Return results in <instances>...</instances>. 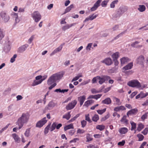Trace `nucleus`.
Returning <instances> with one entry per match:
<instances>
[{
	"mask_svg": "<svg viewBox=\"0 0 148 148\" xmlns=\"http://www.w3.org/2000/svg\"><path fill=\"white\" fill-rule=\"evenodd\" d=\"M64 74V72L61 71L53 74L48 79L47 81L48 85H50L57 81L60 80L63 77Z\"/></svg>",
	"mask_w": 148,
	"mask_h": 148,
	"instance_id": "1",
	"label": "nucleus"
},
{
	"mask_svg": "<svg viewBox=\"0 0 148 148\" xmlns=\"http://www.w3.org/2000/svg\"><path fill=\"white\" fill-rule=\"evenodd\" d=\"M29 115L27 113H23L22 114L16 122V124L19 126L18 130L20 129L24 124L27 123L29 121Z\"/></svg>",
	"mask_w": 148,
	"mask_h": 148,
	"instance_id": "2",
	"label": "nucleus"
},
{
	"mask_svg": "<svg viewBox=\"0 0 148 148\" xmlns=\"http://www.w3.org/2000/svg\"><path fill=\"white\" fill-rule=\"evenodd\" d=\"M128 8L127 7L125 6H120L118 10L115 17L116 18L119 17L122 14L126 12Z\"/></svg>",
	"mask_w": 148,
	"mask_h": 148,
	"instance_id": "3",
	"label": "nucleus"
},
{
	"mask_svg": "<svg viewBox=\"0 0 148 148\" xmlns=\"http://www.w3.org/2000/svg\"><path fill=\"white\" fill-rule=\"evenodd\" d=\"M127 84L129 86L137 88H139L140 87V84L138 81L136 79L133 80L129 82Z\"/></svg>",
	"mask_w": 148,
	"mask_h": 148,
	"instance_id": "4",
	"label": "nucleus"
},
{
	"mask_svg": "<svg viewBox=\"0 0 148 148\" xmlns=\"http://www.w3.org/2000/svg\"><path fill=\"white\" fill-rule=\"evenodd\" d=\"M32 16L33 19L36 22H38L41 18V15L38 11L34 12L32 14Z\"/></svg>",
	"mask_w": 148,
	"mask_h": 148,
	"instance_id": "5",
	"label": "nucleus"
},
{
	"mask_svg": "<svg viewBox=\"0 0 148 148\" xmlns=\"http://www.w3.org/2000/svg\"><path fill=\"white\" fill-rule=\"evenodd\" d=\"M42 78L39 81H36L34 80L32 84V86H35L40 84L42 82L45 80L47 77V75H45L43 76H42Z\"/></svg>",
	"mask_w": 148,
	"mask_h": 148,
	"instance_id": "6",
	"label": "nucleus"
},
{
	"mask_svg": "<svg viewBox=\"0 0 148 148\" xmlns=\"http://www.w3.org/2000/svg\"><path fill=\"white\" fill-rule=\"evenodd\" d=\"M47 121L46 118L44 117L37 123L36 126L39 128H41L47 123Z\"/></svg>",
	"mask_w": 148,
	"mask_h": 148,
	"instance_id": "7",
	"label": "nucleus"
},
{
	"mask_svg": "<svg viewBox=\"0 0 148 148\" xmlns=\"http://www.w3.org/2000/svg\"><path fill=\"white\" fill-rule=\"evenodd\" d=\"M110 76L107 75H103L99 76L98 82L100 84H102L104 83L105 81L108 80L110 79Z\"/></svg>",
	"mask_w": 148,
	"mask_h": 148,
	"instance_id": "8",
	"label": "nucleus"
},
{
	"mask_svg": "<svg viewBox=\"0 0 148 148\" xmlns=\"http://www.w3.org/2000/svg\"><path fill=\"white\" fill-rule=\"evenodd\" d=\"M77 101L76 100H74L71 102L69 103L66 106V108L67 110H71L73 109L77 104Z\"/></svg>",
	"mask_w": 148,
	"mask_h": 148,
	"instance_id": "9",
	"label": "nucleus"
},
{
	"mask_svg": "<svg viewBox=\"0 0 148 148\" xmlns=\"http://www.w3.org/2000/svg\"><path fill=\"white\" fill-rule=\"evenodd\" d=\"M1 16L2 19L5 22H8L10 20V17L9 15L4 12H2L1 13Z\"/></svg>",
	"mask_w": 148,
	"mask_h": 148,
	"instance_id": "10",
	"label": "nucleus"
},
{
	"mask_svg": "<svg viewBox=\"0 0 148 148\" xmlns=\"http://www.w3.org/2000/svg\"><path fill=\"white\" fill-rule=\"evenodd\" d=\"M64 43L62 44L58 47L54 49L53 51L50 54V56H52L56 53L60 51L62 49L63 46L65 45Z\"/></svg>",
	"mask_w": 148,
	"mask_h": 148,
	"instance_id": "11",
	"label": "nucleus"
},
{
	"mask_svg": "<svg viewBox=\"0 0 148 148\" xmlns=\"http://www.w3.org/2000/svg\"><path fill=\"white\" fill-rule=\"evenodd\" d=\"M144 61V57L142 55L140 56L136 59V63L141 65H143Z\"/></svg>",
	"mask_w": 148,
	"mask_h": 148,
	"instance_id": "12",
	"label": "nucleus"
},
{
	"mask_svg": "<svg viewBox=\"0 0 148 148\" xmlns=\"http://www.w3.org/2000/svg\"><path fill=\"white\" fill-rule=\"evenodd\" d=\"M102 0H98L94 4L93 6L90 9V10L91 11H93L95 10L97 8L100 6V4Z\"/></svg>",
	"mask_w": 148,
	"mask_h": 148,
	"instance_id": "13",
	"label": "nucleus"
},
{
	"mask_svg": "<svg viewBox=\"0 0 148 148\" xmlns=\"http://www.w3.org/2000/svg\"><path fill=\"white\" fill-rule=\"evenodd\" d=\"M101 62L105 63L107 65H110L112 63V61L111 59L110 58H106Z\"/></svg>",
	"mask_w": 148,
	"mask_h": 148,
	"instance_id": "14",
	"label": "nucleus"
},
{
	"mask_svg": "<svg viewBox=\"0 0 148 148\" xmlns=\"http://www.w3.org/2000/svg\"><path fill=\"white\" fill-rule=\"evenodd\" d=\"M27 44H25L20 47L18 49V51L20 53H22L28 47Z\"/></svg>",
	"mask_w": 148,
	"mask_h": 148,
	"instance_id": "15",
	"label": "nucleus"
},
{
	"mask_svg": "<svg viewBox=\"0 0 148 148\" xmlns=\"http://www.w3.org/2000/svg\"><path fill=\"white\" fill-rule=\"evenodd\" d=\"M86 99V96L84 95L79 97L77 98L78 101L79 102L80 106L83 104Z\"/></svg>",
	"mask_w": 148,
	"mask_h": 148,
	"instance_id": "16",
	"label": "nucleus"
},
{
	"mask_svg": "<svg viewBox=\"0 0 148 148\" xmlns=\"http://www.w3.org/2000/svg\"><path fill=\"white\" fill-rule=\"evenodd\" d=\"M98 14L94 15V14H92L89 16L88 17L86 18L84 21V22H85L89 20H92L95 18L97 16Z\"/></svg>",
	"mask_w": 148,
	"mask_h": 148,
	"instance_id": "17",
	"label": "nucleus"
},
{
	"mask_svg": "<svg viewBox=\"0 0 148 148\" xmlns=\"http://www.w3.org/2000/svg\"><path fill=\"white\" fill-rule=\"evenodd\" d=\"M148 95V92L144 93L143 92H141L140 93L138 94L136 97V98L138 99L139 98H144Z\"/></svg>",
	"mask_w": 148,
	"mask_h": 148,
	"instance_id": "18",
	"label": "nucleus"
},
{
	"mask_svg": "<svg viewBox=\"0 0 148 148\" xmlns=\"http://www.w3.org/2000/svg\"><path fill=\"white\" fill-rule=\"evenodd\" d=\"M125 107L123 106H117L114 108V110L116 112H119L125 110Z\"/></svg>",
	"mask_w": 148,
	"mask_h": 148,
	"instance_id": "19",
	"label": "nucleus"
},
{
	"mask_svg": "<svg viewBox=\"0 0 148 148\" xmlns=\"http://www.w3.org/2000/svg\"><path fill=\"white\" fill-rule=\"evenodd\" d=\"M133 66V63L130 62L123 68V71L131 69Z\"/></svg>",
	"mask_w": 148,
	"mask_h": 148,
	"instance_id": "20",
	"label": "nucleus"
},
{
	"mask_svg": "<svg viewBox=\"0 0 148 148\" xmlns=\"http://www.w3.org/2000/svg\"><path fill=\"white\" fill-rule=\"evenodd\" d=\"M101 102L102 103L104 104L109 105L111 103L112 100L110 98L107 97L105 99L102 100Z\"/></svg>",
	"mask_w": 148,
	"mask_h": 148,
	"instance_id": "21",
	"label": "nucleus"
},
{
	"mask_svg": "<svg viewBox=\"0 0 148 148\" xmlns=\"http://www.w3.org/2000/svg\"><path fill=\"white\" fill-rule=\"evenodd\" d=\"M113 101L114 102V105L119 106L121 105L122 103L120 100L116 97H113Z\"/></svg>",
	"mask_w": 148,
	"mask_h": 148,
	"instance_id": "22",
	"label": "nucleus"
},
{
	"mask_svg": "<svg viewBox=\"0 0 148 148\" xmlns=\"http://www.w3.org/2000/svg\"><path fill=\"white\" fill-rule=\"evenodd\" d=\"M121 63L122 65L125 64L130 61L127 57H123L120 59Z\"/></svg>",
	"mask_w": 148,
	"mask_h": 148,
	"instance_id": "23",
	"label": "nucleus"
},
{
	"mask_svg": "<svg viewBox=\"0 0 148 148\" xmlns=\"http://www.w3.org/2000/svg\"><path fill=\"white\" fill-rule=\"evenodd\" d=\"M139 43V42L137 41H136L132 43L131 44V46L133 47L136 48H140L142 47L141 45H138Z\"/></svg>",
	"mask_w": 148,
	"mask_h": 148,
	"instance_id": "24",
	"label": "nucleus"
},
{
	"mask_svg": "<svg viewBox=\"0 0 148 148\" xmlns=\"http://www.w3.org/2000/svg\"><path fill=\"white\" fill-rule=\"evenodd\" d=\"M128 131L127 128L125 127H121L119 130V132L121 134H125Z\"/></svg>",
	"mask_w": 148,
	"mask_h": 148,
	"instance_id": "25",
	"label": "nucleus"
},
{
	"mask_svg": "<svg viewBox=\"0 0 148 148\" xmlns=\"http://www.w3.org/2000/svg\"><path fill=\"white\" fill-rule=\"evenodd\" d=\"M137 9L140 12H143L145 10L146 7L143 5H139L138 6Z\"/></svg>",
	"mask_w": 148,
	"mask_h": 148,
	"instance_id": "26",
	"label": "nucleus"
},
{
	"mask_svg": "<svg viewBox=\"0 0 148 148\" xmlns=\"http://www.w3.org/2000/svg\"><path fill=\"white\" fill-rule=\"evenodd\" d=\"M119 56V53L118 52H116L114 53L111 56L113 60H118Z\"/></svg>",
	"mask_w": 148,
	"mask_h": 148,
	"instance_id": "27",
	"label": "nucleus"
},
{
	"mask_svg": "<svg viewBox=\"0 0 148 148\" xmlns=\"http://www.w3.org/2000/svg\"><path fill=\"white\" fill-rule=\"evenodd\" d=\"M121 122L123 124L127 125L128 123V121L127 119V116L124 115L121 120Z\"/></svg>",
	"mask_w": 148,
	"mask_h": 148,
	"instance_id": "28",
	"label": "nucleus"
},
{
	"mask_svg": "<svg viewBox=\"0 0 148 148\" xmlns=\"http://www.w3.org/2000/svg\"><path fill=\"white\" fill-rule=\"evenodd\" d=\"M138 110L136 109H134L129 111L127 113L128 116L129 115L135 114L137 112Z\"/></svg>",
	"mask_w": 148,
	"mask_h": 148,
	"instance_id": "29",
	"label": "nucleus"
},
{
	"mask_svg": "<svg viewBox=\"0 0 148 148\" xmlns=\"http://www.w3.org/2000/svg\"><path fill=\"white\" fill-rule=\"evenodd\" d=\"M55 106V104L52 101H50L49 103L47 106L46 108H47V109L50 110L52 108Z\"/></svg>",
	"mask_w": 148,
	"mask_h": 148,
	"instance_id": "30",
	"label": "nucleus"
},
{
	"mask_svg": "<svg viewBox=\"0 0 148 148\" xmlns=\"http://www.w3.org/2000/svg\"><path fill=\"white\" fill-rule=\"evenodd\" d=\"M94 102V101L92 100H88L85 102L84 106L88 107L90 105H91Z\"/></svg>",
	"mask_w": 148,
	"mask_h": 148,
	"instance_id": "31",
	"label": "nucleus"
},
{
	"mask_svg": "<svg viewBox=\"0 0 148 148\" xmlns=\"http://www.w3.org/2000/svg\"><path fill=\"white\" fill-rule=\"evenodd\" d=\"M13 138L15 142L18 143L20 141V138L16 134H12Z\"/></svg>",
	"mask_w": 148,
	"mask_h": 148,
	"instance_id": "32",
	"label": "nucleus"
},
{
	"mask_svg": "<svg viewBox=\"0 0 148 148\" xmlns=\"http://www.w3.org/2000/svg\"><path fill=\"white\" fill-rule=\"evenodd\" d=\"M71 117L70 112H68L64 115L62 117L63 119H65L67 120H69Z\"/></svg>",
	"mask_w": 148,
	"mask_h": 148,
	"instance_id": "33",
	"label": "nucleus"
},
{
	"mask_svg": "<svg viewBox=\"0 0 148 148\" xmlns=\"http://www.w3.org/2000/svg\"><path fill=\"white\" fill-rule=\"evenodd\" d=\"M144 127V125L142 123H139L138 124L137 127V130L139 132Z\"/></svg>",
	"mask_w": 148,
	"mask_h": 148,
	"instance_id": "34",
	"label": "nucleus"
},
{
	"mask_svg": "<svg viewBox=\"0 0 148 148\" xmlns=\"http://www.w3.org/2000/svg\"><path fill=\"white\" fill-rule=\"evenodd\" d=\"M118 2V0H116L113 1L110 4V7L111 8H114L115 7V5L117 4Z\"/></svg>",
	"mask_w": 148,
	"mask_h": 148,
	"instance_id": "35",
	"label": "nucleus"
},
{
	"mask_svg": "<svg viewBox=\"0 0 148 148\" xmlns=\"http://www.w3.org/2000/svg\"><path fill=\"white\" fill-rule=\"evenodd\" d=\"M73 124H71L69 125L65 126L64 127V130L66 131L70 129H73Z\"/></svg>",
	"mask_w": 148,
	"mask_h": 148,
	"instance_id": "36",
	"label": "nucleus"
},
{
	"mask_svg": "<svg viewBox=\"0 0 148 148\" xmlns=\"http://www.w3.org/2000/svg\"><path fill=\"white\" fill-rule=\"evenodd\" d=\"M99 76H97L93 77L92 80V84H95L97 83V81L99 80Z\"/></svg>",
	"mask_w": 148,
	"mask_h": 148,
	"instance_id": "37",
	"label": "nucleus"
},
{
	"mask_svg": "<svg viewBox=\"0 0 148 148\" xmlns=\"http://www.w3.org/2000/svg\"><path fill=\"white\" fill-rule=\"evenodd\" d=\"M30 128H27L26 129L24 133V135L26 137H29L30 135Z\"/></svg>",
	"mask_w": 148,
	"mask_h": 148,
	"instance_id": "38",
	"label": "nucleus"
},
{
	"mask_svg": "<svg viewBox=\"0 0 148 148\" xmlns=\"http://www.w3.org/2000/svg\"><path fill=\"white\" fill-rule=\"evenodd\" d=\"M105 127L103 125H98L97 126L96 128L100 131H102L105 128Z\"/></svg>",
	"mask_w": 148,
	"mask_h": 148,
	"instance_id": "39",
	"label": "nucleus"
},
{
	"mask_svg": "<svg viewBox=\"0 0 148 148\" xmlns=\"http://www.w3.org/2000/svg\"><path fill=\"white\" fill-rule=\"evenodd\" d=\"M92 136L89 134H87L86 136V138L87 139L86 142H89L92 140Z\"/></svg>",
	"mask_w": 148,
	"mask_h": 148,
	"instance_id": "40",
	"label": "nucleus"
},
{
	"mask_svg": "<svg viewBox=\"0 0 148 148\" xmlns=\"http://www.w3.org/2000/svg\"><path fill=\"white\" fill-rule=\"evenodd\" d=\"M51 123L49 124L45 128L44 130V133L45 134H47L49 132V130L50 128Z\"/></svg>",
	"mask_w": 148,
	"mask_h": 148,
	"instance_id": "41",
	"label": "nucleus"
},
{
	"mask_svg": "<svg viewBox=\"0 0 148 148\" xmlns=\"http://www.w3.org/2000/svg\"><path fill=\"white\" fill-rule=\"evenodd\" d=\"M73 7V4H71L69 6L67 7L65 10L64 14H65L70 11Z\"/></svg>",
	"mask_w": 148,
	"mask_h": 148,
	"instance_id": "42",
	"label": "nucleus"
},
{
	"mask_svg": "<svg viewBox=\"0 0 148 148\" xmlns=\"http://www.w3.org/2000/svg\"><path fill=\"white\" fill-rule=\"evenodd\" d=\"M57 123L56 122H54L52 124L49 130L51 132L53 131L56 127Z\"/></svg>",
	"mask_w": 148,
	"mask_h": 148,
	"instance_id": "43",
	"label": "nucleus"
},
{
	"mask_svg": "<svg viewBox=\"0 0 148 148\" xmlns=\"http://www.w3.org/2000/svg\"><path fill=\"white\" fill-rule=\"evenodd\" d=\"M130 123L132 126L131 130H135L136 128V124L132 121H130Z\"/></svg>",
	"mask_w": 148,
	"mask_h": 148,
	"instance_id": "44",
	"label": "nucleus"
},
{
	"mask_svg": "<svg viewBox=\"0 0 148 148\" xmlns=\"http://www.w3.org/2000/svg\"><path fill=\"white\" fill-rule=\"evenodd\" d=\"M99 119V116L97 114H95L92 118V120L97 122Z\"/></svg>",
	"mask_w": 148,
	"mask_h": 148,
	"instance_id": "45",
	"label": "nucleus"
},
{
	"mask_svg": "<svg viewBox=\"0 0 148 148\" xmlns=\"http://www.w3.org/2000/svg\"><path fill=\"white\" fill-rule=\"evenodd\" d=\"M110 116V114L109 113H108L106 115H105L104 116L102 117L101 120V121H104L107 119H108Z\"/></svg>",
	"mask_w": 148,
	"mask_h": 148,
	"instance_id": "46",
	"label": "nucleus"
},
{
	"mask_svg": "<svg viewBox=\"0 0 148 148\" xmlns=\"http://www.w3.org/2000/svg\"><path fill=\"white\" fill-rule=\"evenodd\" d=\"M69 24H67L63 26L62 27V30L63 31H65L66 30L70 28Z\"/></svg>",
	"mask_w": 148,
	"mask_h": 148,
	"instance_id": "47",
	"label": "nucleus"
},
{
	"mask_svg": "<svg viewBox=\"0 0 148 148\" xmlns=\"http://www.w3.org/2000/svg\"><path fill=\"white\" fill-rule=\"evenodd\" d=\"M34 37L35 35H32L28 39V42L29 44H31L34 38Z\"/></svg>",
	"mask_w": 148,
	"mask_h": 148,
	"instance_id": "48",
	"label": "nucleus"
},
{
	"mask_svg": "<svg viewBox=\"0 0 148 148\" xmlns=\"http://www.w3.org/2000/svg\"><path fill=\"white\" fill-rule=\"evenodd\" d=\"M106 110V108H105L103 110H97V112L98 113L100 114H102Z\"/></svg>",
	"mask_w": 148,
	"mask_h": 148,
	"instance_id": "49",
	"label": "nucleus"
},
{
	"mask_svg": "<svg viewBox=\"0 0 148 148\" xmlns=\"http://www.w3.org/2000/svg\"><path fill=\"white\" fill-rule=\"evenodd\" d=\"M92 45V43H88L86 47V49L88 51H90L91 50Z\"/></svg>",
	"mask_w": 148,
	"mask_h": 148,
	"instance_id": "50",
	"label": "nucleus"
},
{
	"mask_svg": "<svg viewBox=\"0 0 148 148\" xmlns=\"http://www.w3.org/2000/svg\"><path fill=\"white\" fill-rule=\"evenodd\" d=\"M17 57V55L16 54H14L13 57L11 58L10 62L12 63L14 62L15 61V58H16Z\"/></svg>",
	"mask_w": 148,
	"mask_h": 148,
	"instance_id": "51",
	"label": "nucleus"
},
{
	"mask_svg": "<svg viewBox=\"0 0 148 148\" xmlns=\"http://www.w3.org/2000/svg\"><path fill=\"white\" fill-rule=\"evenodd\" d=\"M137 137L138 138V140L139 141H142L144 138V136L141 134H139L137 135Z\"/></svg>",
	"mask_w": 148,
	"mask_h": 148,
	"instance_id": "52",
	"label": "nucleus"
},
{
	"mask_svg": "<svg viewBox=\"0 0 148 148\" xmlns=\"http://www.w3.org/2000/svg\"><path fill=\"white\" fill-rule=\"evenodd\" d=\"M108 1H105L102 2L101 5L102 7H105L106 6L108 3Z\"/></svg>",
	"mask_w": 148,
	"mask_h": 148,
	"instance_id": "53",
	"label": "nucleus"
},
{
	"mask_svg": "<svg viewBox=\"0 0 148 148\" xmlns=\"http://www.w3.org/2000/svg\"><path fill=\"white\" fill-rule=\"evenodd\" d=\"M90 79H88L87 80L84 81L81 84V85L82 86L85 85L89 83L90 82Z\"/></svg>",
	"mask_w": 148,
	"mask_h": 148,
	"instance_id": "54",
	"label": "nucleus"
},
{
	"mask_svg": "<svg viewBox=\"0 0 148 148\" xmlns=\"http://www.w3.org/2000/svg\"><path fill=\"white\" fill-rule=\"evenodd\" d=\"M87 122L86 121L84 120H83L81 121V124L82 127V128L84 127L86 124Z\"/></svg>",
	"mask_w": 148,
	"mask_h": 148,
	"instance_id": "55",
	"label": "nucleus"
},
{
	"mask_svg": "<svg viewBox=\"0 0 148 148\" xmlns=\"http://www.w3.org/2000/svg\"><path fill=\"white\" fill-rule=\"evenodd\" d=\"M4 33L3 30L0 29V39H1L4 36Z\"/></svg>",
	"mask_w": 148,
	"mask_h": 148,
	"instance_id": "56",
	"label": "nucleus"
},
{
	"mask_svg": "<svg viewBox=\"0 0 148 148\" xmlns=\"http://www.w3.org/2000/svg\"><path fill=\"white\" fill-rule=\"evenodd\" d=\"M85 120L89 122H91V120L89 117V114L85 115Z\"/></svg>",
	"mask_w": 148,
	"mask_h": 148,
	"instance_id": "57",
	"label": "nucleus"
},
{
	"mask_svg": "<svg viewBox=\"0 0 148 148\" xmlns=\"http://www.w3.org/2000/svg\"><path fill=\"white\" fill-rule=\"evenodd\" d=\"M148 114V112H147L143 115L141 117V119L142 120H144L146 119L147 116Z\"/></svg>",
	"mask_w": 148,
	"mask_h": 148,
	"instance_id": "58",
	"label": "nucleus"
},
{
	"mask_svg": "<svg viewBox=\"0 0 148 148\" xmlns=\"http://www.w3.org/2000/svg\"><path fill=\"white\" fill-rule=\"evenodd\" d=\"M13 104L10 105L8 107V111L9 112H12L13 111Z\"/></svg>",
	"mask_w": 148,
	"mask_h": 148,
	"instance_id": "59",
	"label": "nucleus"
},
{
	"mask_svg": "<svg viewBox=\"0 0 148 148\" xmlns=\"http://www.w3.org/2000/svg\"><path fill=\"white\" fill-rule=\"evenodd\" d=\"M11 16H12V18L14 19L17 18V16H18L17 13L15 12L12 13L11 14Z\"/></svg>",
	"mask_w": 148,
	"mask_h": 148,
	"instance_id": "60",
	"label": "nucleus"
},
{
	"mask_svg": "<svg viewBox=\"0 0 148 148\" xmlns=\"http://www.w3.org/2000/svg\"><path fill=\"white\" fill-rule=\"evenodd\" d=\"M85 132V131L84 130L82 129H79L77 131V133L79 134H82L84 133Z\"/></svg>",
	"mask_w": 148,
	"mask_h": 148,
	"instance_id": "61",
	"label": "nucleus"
},
{
	"mask_svg": "<svg viewBox=\"0 0 148 148\" xmlns=\"http://www.w3.org/2000/svg\"><path fill=\"white\" fill-rule=\"evenodd\" d=\"M125 32H123L121 33L120 34H118L117 36L116 37L114 38L115 39H117L120 37L122 36L123 34L125 33Z\"/></svg>",
	"mask_w": 148,
	"mask_h": 148,
	"instance_id": "62",
	"label": "nucleus"
},
{
	"mask_svg": "<svg viewBox=\"0 0 148 148\" xmlns=\"http://www.w3.org/2000/svg\"><path fill=\"white\" fill-rule=\"evenodd\" d=\"M91 92L92 94H95L97 93H98L99 92V91H98L97 90H96V89L95 88H92V89L91 90Z\"/></svg>",
	"mask_w": 148,
	"mask_h": 148,
	"instance_id": "63",
	"label": "nucleus"
},
{
	"mask_svg": "<svg viewBox=\"0 0 148 148\" xmlns=\"http://www.w3.org/2000/svg\"><path fill=\"white\" fill-rule=\"evenodd\" d=\"M148 131V128H146L142 132V133L145 135L147 134Z\"/></svg>",
	"mask_w": 148,
	"mask_h": 148,
	"instance_id": "64",
	"label": "nucleus"
}]
</instances>
